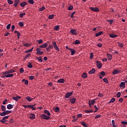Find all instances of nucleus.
Returning <instances> with one entry per match:
<instances>
[{"label": "nucleus", "mask_w": 127, "mask_h": 127, "mask_svg": "<svg viewBox=\"0 0 127 127\" xmlns=\"http://www.w3.org/2000/svg\"><path fill=\"white\" fill-rule=\"evenodd\" d=\"M52 44H53V46L54 47V48H55V49L56 51H57L58 52H59L60 51L59 47L57 46L56 42H53Z\"/></svg>", "instance_id": "obj_1"}, {"label": "nucleus", "mask_w": 127, "mask_h": 127, "mask_svg": "<svg viewBox=\"0 0 127 127\" xmlns=\"http://www.w3.org/2000/svg\"><path fill=\"white\" fill-rule=\"evenodd\" d=\"M36 52H37V55H43L44 54V53L42 52V49L40 48H37L36 49Z\"/></svg>", "instance_id": "obj_2"}, {"label": "nucleus", "mask_w": 127, "mask_h": 127, "mask_svg": "<svg viewBox=\"0 0 127 127\" xmlns=\"http://www.w3.org/2000/svg\"><path fill=\"white\" fill-rule=\"evenodd\" d=\"M13 72H14V70L10 69V70H7V71L3 72V75L12 74V73H13Z\"/></svg>", "instance_id": "obj_3"}, {"label": "nucleus", "mask_w": 127, "mask_h": 127, "mask_svg": "<svg viewBox=\"0 0 127 127\" xmlns=\"http://www.w3.org/2000/svg\"><path fill=\"white\" fill-rule=\"evenodd\" d=\"M89 9L94 12H99L100 11V9L97 8V7H89Z\"/></svg>", "instance_id": "obj_4"}, {"label": "nucleus", "mask_w": 127, "mask_h": 127, "mask_svg": "<svg viewBox=\"0 0 127 127\" xmlns=\"http://www.w3.org/2000/svg\"><path fill=\"white\" fill-rule=\"evenodd\" d=\"M41 117L42 118V119H43L44 120H48L50 119V117L47 116V115H46L45 114H42L41 115Z\"/></svg>", "instance_id": "obj_5"}, {"label": "nucleus", "mask_w": 127, "mask_h": 127, "mask_svg": "<svg viewBox=\"0 0 127 127\" xmlns=\"http://www.w3.org/2000/svg\"><path fill=\"white\" fill-rule=\"evenodd\" d=\"M95 103V99H93V100L92 101H89V108H91L92 105H94Z\"/></svg>", "instance_id": "obj_6"}, {"label": "nucleus", "mask_w": 127, "mask_h": 127, "mask_svg": "<svg viewBox=\"0 0 127 127\" xmlns=\"http://www.w3.org/2000/svg\"><path fill=\"white\" fill-rule=\"evenodd\" d=\"M96 66L98 68H101L102 67V63L99 61H96Z\"/></svg>", "instance_id": "obj_7"}, {"label": "nucleus", "mask_w": 127, "mask_h": 127, "mask_svg": "<svg viewBox=\"0 0 127 127\" xmlns=\"http://www.w3.org/2000/svg\"><path fill=\"white\" fill-rule=\"evenodd\" d=\"M48 46V44H47V43H45L44 44L39 46V48L43 49V48H46Z\"/></svg>", "instance_id": "obj_8"}, {"label": "nucleus", "mask_w": 127, "mask_h": 127, "mask_svg": "<svg viewBox=\"0 0 127 127\" xmlns=\"http://www.w3.org/2000/svg\"><path fill=\"white\" fill-rule=\"evenodd\" d=\"M120 69H114L113 70V72H112L113 75L118 74L119 72H120Z\"/></svg>", "instance_id": "obj_9"}, {"label": "nucleus", "mask_w": 127, "mask_h": 127, "mask_svg": "<svg viewBox=\"0 0 127 127\" xmlns=\"http://www.w3.org/2000/svg\"><path fill=\"white\" fill-rule=\"evenodd\" d=\"M70 33H71L72 35H77L76 29H71L70 30Z\"/></svg>", "instance_id": "obj_10"}, {"label": "nucleus", "mask_w": 127, "mask_h": 127, "mask_svg": "<svg viewBox=\"0 0 127 127\" xmlns=\"http://www.w3.org/2000/svg\"><path fill=\"white\" fill-rule=\"evenodd\" d=\"M19 3V0H14L13 6L15 7H16Z\"/></svg>", "instance_id": "obj_11"}, {"label": "nucleus", "mask_w": 127, "mask_h": 127, "mask_svg": "<svg viewBox=\"0 0 127 127\" xmlns=\"http://www.w3.org/2000/svg\"><path fill=\"white\" fill-rule=\"evenodd\" d=\"M27 4H28V3H27V2H26V1H23L20 3V6L23 7H25V5H26Z\"/></svg>", "instance_id": "obj_12"}, {"label": "nucleus", "mask_w": 127, "mask_h": 127, "mask_svg": "<svg viewBox=\"0 0 127 127\" xmlns=\"http://www.w3.org/2000/svg\"><path fill=\"white\" fill-rule=\"evenodd\" d=\"M72 92H67L65 94V97L66 98H67L69 97L70 96H71L72 95Z\"/></svg>", "instance_id": "obj_13"}, {"label": "nucleus", "mask_w": 127, "mask_h": 127, "mask_svg": "<svg viewBox=\"0 0 127 127\" xmlns=\"http://www.w3.org/2000/svg\"><path fill=\"white\" fill-rule=\"evenodd\" d=\"M64 81H65L64 79L61 78V79H59L57 81V82L59 83H64Z\"/></svg>", "instance_id": "obj_14"}, {"label": "nucleus", "mask_w": 127, "mask_h": 127, "mask_svg": "<svg viewBox=\"0 0 127 127\" xmlns=\"http://www.w3.org/2000/svg\"><path fill=\"white\" fill-rule=\"evenodd\" d=\"M107 59H108V61H111L112 60L113 56H112V55H111L110 54H107Z\"/></svg>", "instance_id": "obj_15"}, {"label": "nucleus", "mask_w": 127, "mask_h": 127, "mask_svg": "<svg viewBox=\"0 0 127 127\" xmlns=\"http://www.w3.org/2000/svg\"><path fill=\"white\" fill-rule=\"evenodd\" d=\"M26 98V99L29 101V102H31L33 100H34V99H35V98H31L30 96H27Z\"/></svg>", "instance_id": "obj_16"}, {"label": "nucleus", "mask_w": 127, "mask_h": 127, "mask_svg": "<svg viewBox=\"0 0 127 127\" xmlns=\"http://www.w3.org/2000/svg\"><path fill=\"white\" fill-rule=\"evenodd\" d=\"M76 99L75 98H72L70 99V103L71 104H74Z\"/></svg>", "instance_id": "obj_17"}, {"label": "nucleus", "mask_w": 127, "mask_h": 127, "mask_svg": "<svg viewBox=\"0 0 127 127\" xmlns=\"http://www.w3.org/2000/svg\"><path fill=\"white\" fill-rule=\"evenodd\" d=\"M69 51L71 52V56H73L74 53H76V50L72 49H69Z\"/></svg>", "instance_id": "obj_18"}, {"label": "nucleus", "mask_w": 127, "mask_h": 127, "mask_svg": "<svg viewBox=\"0 0 127 127\" xmlns=\"http://www.w3.org/2000/svg\"><path fill=\"white\" fill-rule=\"evenodd\" d=\"M96 72V69L94 68H92L91 70H89V74H94Z\"/></svg>", "instance_id": "obj_19"}, {"label": "nucleus", "mask_w": 127, "mask_h": 127, "mask_svg": "<svg viewBox=\"0 0 127 127\" xmlns=\"http://www.w3.org/2000/svg\"><path fill=\"white\" fill-rule=\"evenodd\" d=\"M5 78H11V77L14 76L13 74H5Z\"/></svg>", "instance_id": "obj_20"}, {"label": "nucleus", "mask_w": 127, "mask_h": 127, "mask_svg": "<svg viewBox=\"0 0 127 127\" xmlns=\"http://www.w3.org/2000/svg\"><path fill=\"white\" fill-rule=\"evenodd\" d=\"M35 119V115L34 114H30V119L34 120Z\"/></svg>", "instance_id": "obj_21"}, {"label": "nucleus", "mask_w": 127, "mask_h": 127, "mask_svg": "<svg viewBox=\"0 0 127 127\" xmlns=\"http://www.w3.org/2000/svg\"><path fill=\"white\" fill-rule=\"evenodd\" d=\"M19 99H21L20 96L13 97L12 99L15 101H18Z\"/></svg>", "instance_id": "obj_22"}, {"label": "nucleus", "mask_w": 127, "mask_h": 127, "mask_svg": "<svg viewBox=\"0 0 127 127\" xmlns=\"http://www.w3.org/2000/svg\"><path fill=\"white\" fill-rule=\"evenodd\" d=\"M109 36L111 37V38H115V37H118V35H115L114 34H110Z\"/></svg>", "instance_id": "obj_23"}, {"label": "nucleus", "mask_w": 127, "mask_h": 127, "mask_svg": "<svg viewBox=\"0 0 127 127\" xmlns=\"http://www.w3.org/2000/svg\"><path fill=\"white\" fill-rule=\"evenodd\" d=\"M36 105V103H34V105H30L31 106H32V107H30V108H31L32 109V111H36V109L35 106Z\"/></svg>", "instance_id": "obj_24"}, {"label": "nucleus", "mask_w": 127, "mask_h": 127, "mask_svg": "<svg viewBox=\"0 0 127 127\" xmlns=\"http://www.w3.org/2000/svg\"><path fill=\"white\" fill-rule=\"evenodd\" d=\"M120 87H123L124 88H125L126 87V84H125V82H122L121 83V84H120Z\"/></svg>", "instance_id": "obj_25"}, {"label": "nucleus", "mask_w": 127, "mask_h": 127, "mask_svg": "<svg viewBox=\"0 0 127 127\" xmlns=\"http://www.w3.org/2000/svg\"><path fill=\"white\" fill-rule=\"evenodd\" d=\"M36 59L38 60L39 62H41V63L43 62V61L42 57H37Z\"/></svg>", "instance_id": "obj_26"}, {"label": "nucleus", "mask_w": 127, "mask_h": 127, "mask_svg": "<svg viewBox=\"0 0 127 127\" xmlns=\"http://www.w3.org/2000/svg\"><path fill=\"white\" fill-rule=\"evenodd\" d=\"M13 108V106L11 104H8L7 105V108L9 110H10Z\"/></svg>", "instance_id": "obj_27"}, {"label": "nucleus", "mask_w": 127, "mask_h": 127, "mask_svg": "<svg viewBox=\"0 0 127 127\" xmlns=\"http://www.w3.org/2000/svg\"><path fill=\"white\" fill-rule=\"evenodd\" d=\"M44 113L47 115L49 116L51 115V114L50 113L49 111L47 110H44Z\"/></svg>", "instance_id": "obj_28"}, {"label": "nucleus", "mask_w": 127, "mask_h": 127, "mask_svg": "<svg viewBox=\"0 0 127 127\" xmlns=\"http://www.w3.org/2000/svg\"><path fill=\"white\" fill-rule=\"evenodd\" d=\"M82 76L83 78H87L88 77L87 73H83Z\"/></svg>", "instance_id": "obj_29"}, {"label": "nucleus", "mask_w": 127, "mask_h": 127, "mask_svg": "<svg viewBox=\"0 0 127 127\" xmlns=\"http://www.w3.org/2000/svg\"><path fill=\"white\" fill-rule=\"evenodd\" d=\"M28 64L27 65V67L28 68H32L33 67V65H32V64L31 62H28Z\"/></svg>", "instance_id": "obj_30"}, {"label": "nucleus", "mask_w": 127, "mask_h": 127, "mask_svg": "<svg viewBox=\"0 0 127 127\" xmlns=\"http://www.w3.org/2000/svg\"><path fill=\"white\" fill-rule=\"evenodd\" d=\"M23 107L25 108H32V106L31 105H23Z\"/></svg>", "instance_id": "obj_31"}, {"label": "nucleus", "mask_w": 127, "mask_h": 127, "mask_svg": "<svg viewBox=\"0 0 127 127\" xmlns=\"http://www.w3.org/2000/svg\"><path fill=\"white\" fill-rule=\"evenodd\" d=\"M23 82H24L26 85H28V80H25V79H23L22 80Z\"/></svg>", "instance_id": "obj_32"}, {"label": "nucleus", "mask_w": 127, "mask_h": 127, "mask_svg": "<svg viewBox=\"0 0 127 127\" xmlns=\"http://www.w3.org/2000/svg\"><path fill=\"white\" fill-rule=\"evenodd\" d=\"M5 115H9V114L11 113V111L10 110H6L5 111Z\"/></svg>", "instance_id": "obj_33"}, {"label": "nucleus", "mask_w": 127, "mask_h": 127, "mask_svg": "<svg viewBox=\"0 0 127 127\" xmlns=\"http://www.w3.org/2000/svg\"><path fill=\"white\" fill-rule=\"evenodd\" d=\"M102 33H103V32H98V33L96 34L95 36L96 37H98V36L101 35L102 34Z\"/></svg>", "instance_id": "obj_34"}, {"label": "nucleus", "mask_w": 127, "mask_h": 127, "mask_svg": "<svg viewBox=\"0 0 127 127\" xmlns=\"http://www.w3.org/2000/svg\"><path fill=\"white\" fill-rule=\"evenodd\" d=\"M59 28H60V26H59V25H56V26H55L54 30H55V31H58Z\"/></svg>", "instance_id": "obj_35"}, {"label": "nucleus", "mask_w": 127, "mask_h": 127, "mask_svg": "<svg viewBox=\"0 0 127 127\" xmlns=\"http://www.w3.org/2000/svg\"><path fill=\"white\" fill-rule=\"evenodd\" d=\"M37 42L39 44H42L44 42L43 40L42 39L37 40Z\"/></svg>", "instance_id": "obj_36"}, {"label": "nucleus", "mask_w": 127, "mask_h": 127, "mask_svg": "<svg viewBox=\"0 0 127 127\" xmlns=\"http://www.w3.org/2000/svg\"><path fill=\"white\" fill-rule=\"evenodd\" d=\"M6 107L4 105H2L1 106V110H2V111H6Z\"/></svg>", "instance_id": "obj_37"}, {"label": "nucleus", "mask_w": 127, "mask_h": 127, "mask_svg": "<svg viewBox=\"0 0 127 127\" xmlns=\"http://www.w3.org/2000/svg\"><path fill=\"white\" fill-rule=\"evenodd\" d=\"M55 15L54 14H51V15H49L48 18L49 19H53V17H54Z\"/></svg>", "instance_id": "obj_38"}, {"label": "nucleus", "mask_w": 127, "mask_h": 127, "mask_svg": "<svg viewBox=\"0 0 127 127\" xmlns=\"http://www.w3.org/2000/svg\"><path fill=\"white\" fill-rule=\"evenodd\" d=\"M116 101V98H113L111 99V101L109 102V103H114V102Z\"/></svg>", "instance_id": "obj_39"}, {"label": "nucleus", "mask_w": 127, "mask_h": 127, "mask_svg": "<svg viewBox=\"0 0 127 127\" xmlns=\"http://www.w3.org/2000/svg\"><path fill=\"white\" fill-rule=\"evenodd\" d=\"M118 46L121 47V48H123L124 47V45L123 44H122V43H120V42H118Z\"/></svg>", "instance_id": "obj_40"}, {"label": "nucleus", "mask_w": 127, "mask_h": 127, "mask_svg": "<svg viewBox=\"0 0 127 127\" xmlns=\"http://www.w3.org/2000/svg\"><path fill=\"white\" fill-rule=\"evenodd\" d=\"M60 110V109L59 108V107H56V108L55 109V112H56V113L59 112Z\"/></svg>", "instance_id": "obj_41"}, {"label": "nucleus", "mask_w": 127, "mask_h": 127, "mask_svg": "<svg viewBox=\"0 0 127 127\" xmlns=\"http://www.w3.org/2000/svg\"><path fill=\"white\" fill-rule=\"evenodd\" d=\"M112 123L113 127H117V126H116L115 125V122L114 120L112 121Z\"/></svg>", "instance_id": "obj_42"}, {"label": "nucleus", "mask_w": 127, "mask_h": 127, "mask_svg": "<svg viewBox=\"0 0 127 127\" xmlns=\"http://www.w3.org/2000/svg\"><path fill=\"white\" fill-rule=\"evenodd\" d=\"M81 124L83 126V127H88V126L85 124V122H81Z\"/></svg>", "instance_id": "obj_43"}, {"label": "nucleus", "mask_w": 127, "mask_h": 127, "mask_svg": "<svg viewBox=\"0 0 127 127\" xmlns=\"http://www.w3.org/2000/svg\"><path fill=\"white\" fill-rule=\"evenodd\" d=\"M0 115L1 117H4V116H6L5 111H3V112H2V113H0Z\"/></svg>", "instance_id": "obj_44"}, {"label": "nucleus", "mask_w": 127, "mask_h": 127, "mask_svg": "<svg viewBox=\"0 0 127 127\" xmlns=\"http://www.w3.org/2000/svg\"><path fill=\"white\" fill-rule=\"evenodd\" d=\"M28 2L31 4H33L34 3V1L33 0H28Z\"/></svg>", "instance_id": "obj_45"}, {"label": "nucleus", "mask_w": 127, "mask_h": 127, "mask_svg": "<svg viewBox=\"0 0 127 127\" xmlns=\"http://www.w3.org/2000/svg\"><path fill=\"white\" fill-rule=\"evenodd\" d=\"M103 80L104 81V82L107 83V84L109 83L108 80H107V79L106 78H104L103 79Z\"/></svg>", "instance_id": "obj_46"}, {"label": "nucleus", "mask_w": 127, "mask_h": 127, "mask_svg": "<svg viewBox=\"0 0 127 127\" xmlns=\"http://www.w3.org/2000/svg\"><path fill=\"white\" fill-rule=\"evenodd\" d=\"M84 112L86 113H90L93 112V110H85Z\"/></svg>", "instance_id": "obj_47"}, {"label": "nucleus", "mask_w": 127, "mask_h": 127, "mask_svg": "<svg viewBox=\"0 0 127 127\" xmlns=\"http://www.w3.org/2000/svg\"><path fill=\"white\" fill-rule=\"evenodd\" d=\"M45 6H42L41 8H39V11H43V10H44V9H45Z\"/></svg>", "instance_id": "obj_48"}, {"label": "nucleus", "mask_w": 127, "mask_h": 127, "mask_svg": "<svg viewBox=\"0 0 127 127\" xmlns=\"http://www.w3.org/2000/svg\"><path fill=\"white\" fill-rule=\"evenodd\" d=\"M31 56V54H27L25 57L24 58V60H26L28 58H29V57Z\"/></svg>", "instance_id": "obj_49"}, {"label": "nucleus", "mask_w": 127, "mask_h": 127, "mask_svg": "<svg viewBox=\"0 0 127 127\" xmlns=\"http://www.w3.org/2000/svg\"><path fill=\"white\" fill-rule=\"evenodd\" d=\"M19 25L20 26V27H23L24 26L23 22H19Z\"/></svg>", "instance_id": "obj_50"}, {"label": "nucleus", "mask_w": 127, "mask_h": 127, "mask_svg": "<svg viewBox=\"0 0 127 127\" xmlns=\"http://www.w3.org/2000/svg\"><path fill=\"white\" fill-rule=\"evenodd\" d=\"M100 74L101 76H105L106 75V73L104 71H101Z\"/></svg>", "instance_id": "obj_51"}, {"label": "nucleus", "mask_w": 127, "mask_h": 127, "mask_svg": "<svg viewBox=\"0 0 127 127\" xmlns=\"http://www.w3.org/2000/svg\"><path fill=\"white\" fill-rule=\"evenodd\" d=\"M7 2L9 4H12L13 3V1L11 0H7Z\"/></svg>", "instance_id": "obj_52"}, {"label": "nucleus", "mask_w": 127, "mask_h": 127, "mask_svg": "<svg viewBox=\"0 0 127 127\" xmlns=\"http://www.w3.org/2000/svg\"><path fill=\"white\" fill-rule=\"evenodd\" d=\"M24 72V70L23 68H20V74H22Z\"/></svg>", "instance_id": "obj_53"}, {"label": "nucleus", "mask_w": 127, "mask_h": 127, "mask_svg": "<svg viewBox=\"0 0 127 127\" xmlns=\"http://www.w3.org/2000/svg\"><path fill=\"white\" fill-rule=\"evenodd\" d=\"M73 8V6L72 5H70L68 6V10H72V9Z\"/></svg>", "instance_id": "obj_54"}, {"label": "nucleus", "mask_w": 127, "mask_h": 127, "mask_svg": "<svg viewBox=\"0 0 127 127\" xmlns=\"http://www.w3.org/2000/svg\"><path fill=\"white\" fill-rule=\"evenodd\" d=\"M11 27V24H9L6 26V29H7V30H9V29H10Z\"/></svg>", "instance_id": "obj_55"}, {"label": "nucleus", "mask_w": 127, "mask_h": 127, "mask_svg": "<svg viewBox=\"0 0 127 127\" xmlns=\"http://www.w3.org/2000/svg\"><path fill=\"white\" fill-rule=\"evenodd\" d=\"M23 46H24V47H28L31 46V44H23Z\"/></svg>", "instance_id": "obj_56"}, {"label": "nucleus", "mask_w": 127, "mask_h": 127, "mask_svg": "<svg viewBox=\"0 0 127 127\" xmlns=\"http://www.w3.org/2000/svg\"><path fill=\"white\" fill-rule=\"evenodd\" d=\"M8 101L7 99H5V100L3 101L2 104L3 105H5L7 103V102Z\"/></svg>", "instance_id": "obj_57"}, {"label": "nucleus", "mask_w": 127, "mask_h": 127, "mask_svg": "<svg viewBox=\"0 0 127 127\" xmlns=\"http://www.w3.org/2000/svg\"><path fill=\"white\" fill-rule=\"evenodd\" d=\"M124 101V99L123 98H121L119 99V102L122 103Z\"/></svg>", "instance_id": "obj_58"}, {"label": "nucleus", "mask_w": 127, "mask_h": 127, "mask_svg": "<svg viewBox=\"0 0 127 127\" xmlns=\"http://www.w3.org/2000/svg\"><path fill=\"white\" fill-rule=\"evenodd\" d=\"M80 44V41H79L78 40H75V45H78V44Z\"/></svg>", "instance_id": "obj_59"}, {"label": "nucleus", "mask_w": 127, "mask_h": 127, "mask_svg": "<svg viewBox=\"0 0 127 127\" xmlns=\"http://www.w3.org/2000/svg\"><path fill=\"white\" fill-rule=\"evenodd\" d=\"M121 95V93L120 92L117 93V96L118 98H120Z\"/></svg>", "instance_id": "obj_60"}, {"label": "nucleus", "mask_w": 127, "mask_h": 127, "mask_svg": "<svg viewBox=\"0 0 127 127\" xmlns=\"http://www.w3.org/2000/svg\"><path fill=\"white\" fill-rule=\"evenodd\" d=\"M48 47L50 49H53V45L50 44L49 45Z\"/></svg>", "instance_id": "obj_61"}, {"label": "nucleus", "mask_w": 127, "mask_h": 127, "mask_svg": "<svg viewBox=\"0 0 127 127\" xmlns=\"http://www.w3.org/2000/svg\"><path fill=\"white\" fill-rule=\"evenodd\" d=\"M26 15L25 13H20V17H22L24 15Z\"/></svg>", "instance_id": "obj_62"}, {"label": "nucleus", "mask_w": 127, "mask_h": 127, "mask_svg": "<svg viewBox=\"0 0 127 127\" xmlns=\"http://www.w3.org/2000/svg\"><path fill=\"white\" fill-rule=\"evenodd\" d=\"M14 29H15V26L14 25H13L11 26V31L13 32L14 31Z\"/></svg>", "instance_id": "obj_63"}, {"label": "nucleus", "mask_w": 127, "mask_h": 127, "mask_svg": "<svg viewBox=\"0 0 127 127\" xmlns=\"http://www.w3.org/2000/svg\"><path fill=\"white\" fill-rule=\"evenodd\" d=\"M9 117V116H5L3 118V120H7Z\"/></svg>", "instance_id": "obj_64"}]
</instances>
